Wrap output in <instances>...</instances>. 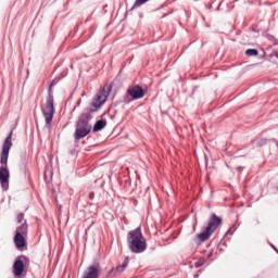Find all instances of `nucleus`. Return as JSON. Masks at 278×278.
<instances>
[{"instance_id":"17","label":"nucleus","mask_w":278,"mask_h":278,"mask_svg":"<svg viewBox=\"0 0 278 278\" xmlns=\"http://www.w3.org/2000/svg\"><path fill=\"white\" fill-rule=\"evenodd\" d=\"M55 84H58V81H56V80H53L52 84H51V86H50L49 92H51V87H52V86H55Z\"/></svg>"},{"instance_id":"11","label":"nucleus","mask_w":278,"mask_h":278,"mask_svg":"<svg viewBox=\"0 0 278 278\" xmlns=\"http://www.w3.org/2000/svg\"><path fill=\"white\" fill-rule=\"evenodd\" d=\"M106 125H108V121L99 119L98 122H96L92 131L93 132L101 131V129H105Z\"/></svg>"},{"instance_id":"4","label":"nucleus","mask_w":278,"mask_h":278,"mask_svg":"<svg viewBox=\"0 0 278 278\" xmlns=\"http://www.w3.org/2000/svg\"><path fill=\"white\" fill-rule=\"evenodd\" d=\"M42 115L46 121L45 129L48 131L51 129V124L53 123V116L55 114V106L53 105V93L49 91L46 103L41 105Z\"/></svg>"},{"instance_id":"15","label":"nucleus","mask_w":278,"mask_h":278,"mask_svg":"<svg viewBox=\"0 0 278 278\" xmlns=\"http://www.w3.org/2000/svg\"><path fill=\"white\" fill-rule=\"evenodd\" d=\"M257 54H258V52H257L256 49H248V50L245 51V55H249V56H255V55H257Z\"/></svg>"},{"instance_id":"14","label":"nucleus","mask_w":278,"mask_h":278,"mask_svg":"<svg viewBox=\"0 0 278 278\" xmlns=\"http://www.w3.org/2000/svg\"><path fill=\"white\" fill-rule=\"evenodd\" d=\"M147 1H149V0H136L132 5V10H136V8H140V5H144V3H147Z\"/></svg>"},{"instance_id":"7","label":"nucleus","mask_w":278,"mask_h":278,"mask_svg":"<svg viewBox=\"0 0 278 278\" xmlns=\"http://www.w3.org/2000/svg\"><path fill=\"white\" fill-rule=\"evenodd\" d=\"M25 268H29V258L25 255L18 256L13 264L14 277H21L25 273Z\"/></svg>"},{"instance_id":"16","label":"nucleus","mask_w":278,"mask_h":278,"mask_svg":"<svg viewBox=\"0 0 278 278\" xmlns=\"http://www.w3.org/2000/svg\"><path fill=\"white\" fill-rule=\"evenodd\" d=\"M17 223H20V225H23V223H25V215H23V213H20L17 215Z\"/></svg>"},{"instance_id":"8","label":"nucleus","mask_w":278,"mask_h":278,"mask_svg":"<svg viewBox=\"0 0 278 278\" xmlns=\"http://www.w3.org/2000/svg\"><path fill=\"white\" fill-rule=\"evenodd\" d=\"M142 97H144V89L138 85H134L128 87L125 101L126 103H131V101L142 99Z\"/></svg>"},{"instance_id":"10","label":"nucleus","mask_w":278,"mask_h":278,"mask_svg":"<svg viewBox=\"0 0 278 278\" xmlns=\"http://www.w3.org/2000/svg\"><path fill=\"white\" fill-rule=\"evenodd\" d=\"M25 238H27V236L15 233L14 243H15V247H17V249H24L26 244Z\"/></svg>"},{"instance_id":"18","label":"nucleus","mask_w":278,"mask_h":278,"mask_svg":"<svg viewBox=\"0 0 278 278\" xmlns=\"http://www.w3.org/2000/svg\"><path fill=\"white\" fill-rule=\"evenodd\" d=\"M201 265H202L201 262H197L195 263V268H200Z\"/></svg>"},{"instance_id":"1","label":"nucleus","mask_w":278,"mask_h":278,"mask_svg":"<svg viewBox=\"0 0 278 278\" xmlns=\"http://www.w3.org/2000/svg\"><path fill=\"white\" fill-rule=\"evenodd\" d=\"M10 149H12V131L4 139L2 151L0 153V184L3 190H8V188H10V169H8Z\"/></svg>"},{"instance_id":"20","label":"nucleus","mask_w":278,"mask_h":278,"mask_svg":"<svg viewBox=\"0 0 278 278\" xmlns=\"http://www.w3.org/2000/svg\"><path fill=\"white\" fill-rule=\"evenodd\" d=\"M271 247H273V249H274V250H276V251H277V249H276V247H275V245H273V244H271Z\"/></svg>"},{"instance_id":"6","label":"nucleus","mask_w":278,"mask_h":278,"mask_svg":"<svg viewBox=\"0 0 278 278\" xmlns=\"http://www.w3.org/2000/svg\"><path fill=\"white\" fill-rule=\"evenodd\" d=\"M220 223H223V219L216 216V214H213L210 218V222L206 228L201 233L198 235L199 240L201 242H205V240H210V237L212 236V233H214L216 229H218V225H220Z\"/></svg>"},{"instance_id":"13","label":"nucleus","mask_w":278,"mask_h":278,"mask_svg":"<svg viewBox=\"0 0 278 278\" xmlns=\"http://www.w3.org/2000/svg\"><path fill=\"white\" fill-rule=\"evenodd\" d=\"M128 265H129V258H125L123 264L115 268V273L121 275V273H123L125 270V268H127Z\"/></svg>"},{"instance_id":"2","label":"nucleus","mask_w":278,"mask_h":278,"mask_svg":"<svg viewBox=\"0 0 278 278\" xmlns=\"http://www.w3.org/2000/svg\"><path fill=\"white\" fill-rule=\"evenodd\" d=\"M128 245L132 253H144L147 251V239L142 236L140 227L128 233Z\"/></svg>"},{"instance_id":"19","label":"nucleus","mask_w":278,"mask_h":278,"mask_svg":"<svg viewBox=\"0 0 278 278\" xmlns=\"http://www.w3.org/2000/svg\"><path fill=\"white\" fill-rule=\"evenodd\" d=\"M275 58L278 59V50L275 52Z\"/></svg>"},{"instance_id":"9","label":"nucleus","mask_w":278,"mask_h":278,"mask_svg":"<svg viewBox=\"0 0 278 278\" xmlns=\"http://www.w3.org/2000/svg\"><path fill=\"white\" fill-rule=\"evenodd\" d=\"M99 273H101V265L93 264L86 269L81 278H99Z\"/></svg>"},{"instance_id":"5","label":"nucleus","mask_w":278,"mask_h":278,"mask_svg":"<svg viewBox=\"0 0 278 278\" xmlns=\"http://www.w3.org/2000/svg\"><path fill=\"white\" fill-rule=\"evenodd\" d=\"M110 92H112V85L104 86L102 89H100L91 101V108L87 111L91 113L97 112L105 103V101H108Z\"/></svg>"},{"instance_id":"12","label":"nucleus","mask_w":278,"mask_h":278,"mask_svg":"<svg viewBox=\"0 0 278 278\" xmlns=\"http://www.w3.org/2000/svg\"><path fill=\"white\" fill-rule=\"evenodd\" d=\"M27 220H24L20 226L16 228V233L20 236H27Z\"/></svg>"},{"instance_id":"3","label":"nucleus","mask_w":278,"mask_h":278,"mask_svg":"<svg viewBox=\"0 0 278 278\" xmlns=\"http://www.w3.org/2000/svg\"><path fill=\"white\" fill-rule=\"evenodd\" d=\"M90 121H92V114L90 111H87L79 117L74 135L75 140H81V138H86V136L92 131Z\"/></svg>"}]
</instances>
